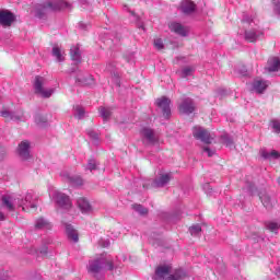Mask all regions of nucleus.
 <instances>
[{
	"label": "nucleus",
	"instance_id": "obj_35",
	"mask_svg": "<svg viewBox=\"0 0 280 280\" xmlns=\"http://www.w3.org/2000/svg\"><path fill=\"white\" fill-rule=\"evenodd\" d=\"M266 229H268V231H270L271 233H277V231H279V223L268 222L266 224Z\"/></svg>",
	"mask_w": 280,
	"mask_h": 280
},
{
	"label": "nucleus",
	"instance_id": "obj_50",
	"mask_svg": "<svg viewBox=\"0 0 280 280\" xmlns=\"http://www.w3.org/2000/svg\"><path fill=\"white\" fill-rule=\"evenodd\" d=\"M203 189H208L209 190V189H211V186L209 184H206Z\"/></svg>",
	"mask_w": 280,
	"mask_h": 280
},
{
	"label": "nucleus",
	"instance_id": "obj_30",
	"mask_svg": "<svg viewBox=\"0 0 280 280\" xmlns=\"http://www.w3.org/2000/svg\"><path fill=\"white\" fill-rule=\"evenodd\" d=\"M100 115L104 119V121H106V119H109L110 115H113V112H110V108L101 107Z\"/></svg>",
	"mask_w": 280,
	"mask_h": 280
},
{
	"label": "nucleus",
	"instance_id": "obj_10",
	"mask_svg": "<svg viewBox=\"0 0 280 280\" xmlns=\"http://www.w3.org/2000/svg\"><path fill=\"white\" fill-rule=\"evenodd\" d=\"M192 136L195 139L202 141V143H206L207 145L211 143V133H209V131L202 127H195L192 130Z\"/></svg>",
	"mask_w": 280,
	"mask_h": 280
},
{
	"label": "nucleus",
	"instance_id": "obj_19",
	"mask_svg": "<svg viewBox=\"0 0 280 280\" xmlns=\"http://www.w3.org/2000/svg\"><path fill=\"white\" fill-rule=\"evenodd\" d=\"M179 8L184 14H194V12H196V3L191 0L182 1Z\"/></svg>",
	"mask_w": 280,
	"mask_h": 280
},
{
	"label": "nucleus",
	"instance_id": "obj_1",
	"mask_svg": "<svg viewBox=\"0 0 280 280\" xmlns=\"http://www.w3.org/2000/svg\"><path fill=\"white\" fill-rule=\"evenodd\" d=\"M103 270H115V262L110 255L102 254L94 260L89 261L88 272L93 277H97Z\"/></svg>",
	"mask_w": 280,
	"mask_h": 280
},
{
	"label": "nucleus",
	"instance_id": "obj_11",
	"mask_svg": "<svg viewBox=\"0 0 280 280\" xmlns=\"http://www.w3.org/2000/svg\"><path fill=\"white\" fill-rule=\"evenodd\" d=\"M170 104H172V101H170V98L165 96H162L161 98L156 100V106L158 108H161L165 119H170V116L172 115V109L170 108Z\"/></svg>",
	"mask_w": 280,
	"mask_h": 280
},
{
	"label": "nucleus",
	"instance_id": "obj_31",
	"mask_svg": "<svg viewBox=\"0 0 280 280\" xmlns=\"http://www.w3.org/2000/svg\"><path fill=\"white\" fill-rule=\"evenodd\" d=\"M74 117L77 119H84V107L80 105L74 106Z\"/></svg>",
	"mask_w": 280,
	"mask_h": 280
},
{
	"label": "nucleus",
	"instance_id": "obj_29",
	"mask_svg": "<svg viewBox=\"0 0 280 280\" xmlns=\"http://www.w3.org/2000/svg\"><path fill=\"white\" fill-rule=\"evenodd\" d=\"M195 69L191 66L184 67L180 71V78H189L194 73Z\"/></svg>",
	"mask_w": 280,
	"mask_h": 280
},
{
	"label": "nucleus",
	"instance_id": "obj_6",
	"mask_svg": "<svg viewBox=\"0 0 280 280\" xmlns=\"http://www.w3.org/2000/svg\"><path fill=\"white\" fill-rule=\"evenodd\" d=\"M49 196L60 209H71V199L65 192L50 190Z\"/></svg>",
	"mask_w": 280,
	"mask_h": 280
},
{
	"label": "nucleus",
	"instance_id": "obj_8",
	"mask_svg": "<svg viewBox=\"0 0 280 280\" xmlns=\"http://www.w3.org/2000/svg\"><path fill=\"white\" fill-rule=\"evenodd\" d=\"M140 137L143 143L148 145H156L159 143V133L150 127H142L140 130Z\"/></svg>",
	"mask_w": 280,
	"mask_h": 280
},
{
	"label": "nucleus",
	"instance_id": "obj_48",
	"mask_svg": "<svg viewBox=\"0 0 280 280\" xmlns=\"http://www.w3.org/2000/svg\"><path fill=\"white\" fill-rule=\"evenodd\" d=\"M36 16H38V19H43V12L37 10Z\"/></svg>",
	"mask_w": 280,
	"mask_h": 280
},
{
	"label": "nucleus",
	"instance_id": "obj_27",
	"mask_svg": "<svg viewBox=\"0 0 280 280\" xmlns=\"http://www.w3.org/2000/svg\"><path fill=\"white\" fill-rule=\"evenodd\" d=\"M260 156H262V159H266L267 161H272V159H279L280 154L277 151H271L268 152L265 149L260 150Z\"/></svg>",
	"mask_w": 280,
	"mask_h": 280
},
{
	"label": "nucleus",
	"instance_id": "obj_14",
	"mask_svg": "<svg viewBox=\"0 0 280 280\" xmlns=\"http://www.w3.org/2000/svg\"><path fill=\"white\" fill-rule=\"evenodd\" d=\"M195 110L196 105L191 98H185L179 105V113H182V115H191Z\"/></svg>",
	"mask_w": 280,
	"mask_h": 280
},
{
	"label": "nucleus",
	"instance_id": "obj_5",
	"mask_svg": "<svg viewBox=\"0 0 280 280\" xmlns=\"http://www.w3.org/2000/svg\"><path fill=\"white\" fill-rule=\"evenodd\" d=\"M19 202L22 211H30V209H36L38 207V196L34 190H30L24 197L19 195Z\"/></svg>",
	"mask_w": 280,
	"mask_h": 280
},
{
	"label": "nucleus",
	"instance_id": "obj_4",
	"mask_svg": "<svg viewBox=\"0 0 280 280\" xmlns=\"http://www.w3.org/2000/svg\"><path fill=\"white\" fill-rule=\"evenodd\" d=\"M47 84V79L43 77H35L33 86L35 89L36 95H39V97L49 98L51 97L52 93H56V89L54 88H45Z\"/></svg>",
	"mask_w": 280,
	"mask_h": 280
},
{
	"label": "nucleus",
	"instance_id": "obj_22",
	"mask_svg": "<svg viewBox=\"0 0 280 280\" xmlns=\"http://www.w3.org/2000/svg\"><path fill=\"white\" fill-rule=\"evenodd\" d=\"M259 198L264 207L267 208L268 210L272 209V207L277 205V199L271 198L270 196H268V194H260Z\"/></svg>",
	"mask_w": 280,
	"mask_h": 280
},
{
	"label": "nucleus",
	"instance_id": "obj_3",
	"mask_svg": "<svg viewBox=\"0 0 280 280\" xmlns=\"http://www.w3.org/2000/svg\"><path fill=\"white\" fill-rule=\"evenodd\" d=\"M242 23L244 27H252L249 30H245V40H247V43H255V40L261 36V32L255 27V25H257V20L245 14L243 16Z\"/></svg>",
	"mask_w": 280,
	"mask_h": 280
},
{
	"label": "nucleus",
	"instance_id": "obj_16",
	"mask_svg": "<svg viewBox=\"0 0 280 280\" xmlns=\"http://www.w3.org/2000/svg\"><path fill=\"white\" fill-rule=\"evenodd\" d=\"M60 177L68 180V183H71V185H75L77 187H81V185H84V180L82 179V177H80V176L73 177L67 171H62L60 173Z\"/></svg>",
	"mask_w": 280,
	"mask_h": 280
},
{
	"label": "nucleus",
	"instance_id": "obj_47",
	"mask_svg": "<svg viewBox=\"0 0 280 280\" xmlns=\"http://www.w3.org/2000/svg\"><path fill=\"white\" fill-rule=\"evenodd\" d=\"M107 246H110V242L105 241L104 244H103V247H104V248H107Z\"/></svg>",
	"mask_w": 280,
	"mask_h": 280
},
{
	"label": "nucleus",
	"instance_id": "obj_36",
	"mask_svg": "<svg viewBox=\"0 0 280 280\" xmlns=\"http://www.w3.org/2000/svg\"><path fill=\"white\" fill-rule=\"evenodd\" d=\"M132 208L135 211H137V213H140V215H147L148 213V208H144L141 205H133Z\"/></svg>",
	"mask_w": 280,
	"mask_h": 280
},
{
	"label": "nucleus",
	"instance_id": "obj_39",
	"mask_svg": "<svg viewBox=\"0 0 280 280\" xmlns=\"http://www.w3.org/2000/svg\"><path fill=\"white\" fill-rule=\"evenodd\" d=\"M273 12L280 14V0H272Z\"/></svg>",
	"mask_w": 280,
	"mask_h": 280
},
{
	"label": "nucleus",
	"instance_id": "obj_26",
	"mask_svg": "<svg viewBox=\"0 0 280 280\" xmlns=\"http://www.w3.org/2000/svg\"><path fill=\"white\" fill-rule=\"evenodd\" d=\"M267 69L270 72L279 71V69H280V60H279V58L278 57H271L268 60Z\"/></svg>",
	"mask_w": 280,
	"mask_h": 280
},
{
	"label": "nucleus",
	"instance_id": "obj_21",
	"mask_svg": "<svg viewBox=\"0 0 280 280\" xmlns=\"http://www.w3.org/2000/svg\"><path fill=\"white\" fill-rule=\"evenodd\" d=\"M172 180V174L166 173L160 175V177L155 178L153 182V187H165Z\"/></svg>",
	"mask_w": 280,
	"mask_h": 280
},
{
	"label": "nucleus",
	"instance_id": "obj_37",
	"mask_svg": "<svg viewBox=\"0 0 280 280\" xmlns=\"http://www.w3.org/2000/svg\"><path fill=\"white\" fill-rule=\"evenodd\" d=\"M222 141L228 148H231L233 145V139H231L229 136H223Z\"/></svg>",
	"mask_w": 280,
	"mask_h": 280
},
{
	"label": "nucleus",
	"instance_id": "obj_15",
	"mask_svg": "<svg viewBox=\"0 0 280 280\" xmlns=\"http://www.w3.org/2000/svg\"><path fill=\"white\" fill-rule=\"evenodd\" d=\"M16 21V18L10 11H0V25L3 27H10L12 22Z\"/></svg>",
	"mask_w": 280,
	"mask_h": 280
},
{
	"label": "nucleus",
	"instance_id": "obj_28",
	"mask_svg": "<svg viewBox=\"0 0 280 280\" xmlns=\"http://www.w3.org/2000/svg\"><path fill=\"white\" fill-rule=\"evenodd\" d=\"M52 56L57 59L58 62L65 61V54H62V50L58 46L52 47Z\"/></svg>",
	"mask_w": 280,
	"mask_h": 280
},
{
	"label": "nucleus",
	"instance_id": "obj_13",
	"mask_svg": "<svg viewBox=\"0 0 280 280\" xmlns=\"http://www.w3.org/2000/svg\"><path fill=\"white\" fill-rule=\"evenodd\" d=\"M75 82L81 86H93V84H95V79H93V75L91 74L85 77L82 71H79L75 78Z\"/></svg>",
	"mask_w": 280,
	"mask_h": 280
},
{
	"label": "nucleus",
	"instance_id": "obj_24",
	"mask_svg": "<svg viewBox=\"0 0 280 280\" xmlns=\"http://www.w3.org/2000/svg\"><path fill=\"white\" fill-rule=\"evenodd\" d=\"M66 233L68 236V240H71L72 242H78L80 238L78 236V231L73 229V225L66 223Z\"/></svg>",
	"mask_w": 280,
	"mask_h": 280
},
{
	"label": "nucleus",
	"instance_id": "obj_7",
	"mask_svg": "<svg viewBox=\"0 0 280 280\" xmlns=\"http://www.w3.org/2000/svg\"><path fill=\"white\" fill-rule=\"evenodd\" d=\"M71 10V4L63 0H52L43 4V12H58V10Z\"/></svg>",
	"mask_w": 280,
	"mask_h": 280
},
{
	"label": "nucleus",
	"instance_id": "obj_32",
	"mask_svg": "<svg viewBox=\"0 0 280 280\" xmlns=\"http://www.w3.org/2000/svg\"><path fill=\"white\" fill-rule=\"evenodd\" d=\"M189 233L196 237V235H200V233H202V226H200V224L192 225L189 228Z\"/></svg>",
	"mask_w": 280,
	"mask_h": 280
},
{
	"label": "nucleus",
	"instance_id": "obj_43",
	"mask_svg": "<svg viewBox=\"0 0 280 280\" xmlns=\"http://www.w3.org/2000/svg\"><path fill=\"white\" fill-rule=\"evenodd\" d=\"M88 135L89 137H91V139H94V141H97V139H100V136L97 135V132L93 130H88Z\"/></svg>",
	"mask_w": 280,
	"mask_h": 280
},
{
	"label": "nucleus",
	"instance_id": "obj_17",
	"mask_svg": "<svg viewBox=\"0 0 280 280\" xmlns=\"http://www.w3.org/2000/svg\"><path fill=\"white\" fill-rule=\"evenodd\" d=\"M269 85H270V83L268 81H264L261 79H256L252 83V89H253V91H255V93L261 94V93H264V91H266V89H268Z\"/></svg>",
	"mask_w": 280,
	"mask_h": 280
},
{
	"label": "nucleus",
	"instance_id": "obj_38",
	"mask_svg": "<svg viewBox=\"0 0 280 280\" xmlns=\"http://www.w3.org/2000/svg\"><path fill=\"white\" fill-rule=\"evenodd\" d=\"M154 47H155V49H159V50H161V49H163L165 46L163 45V39H161V38H155L154 39Z\"/></svg>",
	"mask_w": 280,
	"mask_h": 280
},
{
	"label": "nucleus",
	"instance_id": "obj_23",
	"mask_svg": "<svg viewBox=\"0 0 280 280\" xmlns=\"http://www.w3.org/2000/svg\"><path fill=\"white\" fill-rule=\"evenodd\" d=\"M78 207L82 213H92L93 207H91V203H89V200L84 198L78 199Z\"/></svg>",
	"mask_w": 280,
	"mask_h": 280
},
{
	"label": "nucleus",
	"instance_id": "obj_40",
	"mask_svg": "<svg viewBox=\"0 0 280 280\" xmlns=\"http://www.w3.org/2000/svg\"><path fill=\"white\" fill-rule=\"evenodd\" d=\"M86 170H89L90 172L97 170V164L95 163V160L89 161Z\"/></svg>",
	"mask_w": 280,
	"mask_h": 280
},
{
	"label": "nucleus",
	"instance_id": "obj_2",
	"mask_svg": "<svg viewBox=\"0 0 280 280\" xmlns=\"http://www.w3.org/2000/svg\"><path fill=\"white\" fill-rule=\"evenodd\" d=\"M187 277V273L183 269L175 270L172 273V265H160L155 268L153 280H183Z\"/></svg>",
	"mask_w": 280,
	"mask_h": 280
},
{
	"label": "nucleus",
	"instance_id": "obj_33",
	"mask_svg": "<svg viewBox=\"0 0 280 280\" xmlns=\"http://www.w3.org/2000/svg\"><path fill=\"white\" fill-rule=\"evenodd\" d=\"M49 226V223L47 222V220L40 218L37 219L35 222V229H47Z\"/></svg>",
	"mask_w": 280,
	"mask_h": 280
},
{
	"label": "nucleus",
	"instance_id": "obj_51",
	"mask_svg": "<svg viewBox=\"0 0 280 280\" xmlns=\"http://www.w3.org/2000/svg\"><path fill=\"white\" fill-rule=\"evenodd\" d=\"M241 75H246V71L241 72Z\"/></svg>",
	"mask_w": 280,
	"mask_h": 280
},
{
	"label": "nucleus",
	"instance_id": "obj_9",
	"mask_svg": "<svg viewBox=\"0 0 280 280\" xmlns=\"http://www.w3.org/2000/svg\"><path fill=\"white\" fill-rule=\"evenodd\" d=\"M2 207L9 211H15L16 207L20 208L19 195L7 194L2 198Z\"/></svg>",
	"mask_w": 280,
	"mask_h": 280
},
{
	"label": "nucleus",
	"instance_id": "obj_46",
	"mask_svg": "<svg viewBox=\"0 0 280 280\" xmlns=\"http://www.w3.org/2000/svg\"><path fill=\"white\" fill-rule=\"evenodd\" d=\"M39 253H40L42 255H47V247H43V248L39 250Z\"/></svg>",
	"mask_w": 280,
	"mask_h": 280
},
{
	"label": "nucleus",
	"instance_id": "obj_34",
	"mask_svg": "<svg viewBox=\"0 0 280 280\" xmlns=\"http://www.w3.org/2000/svg\"><path fill=\"white\" fill-rule=\"evenodd\" d=\"M270 126H271L273 132H276V135H280V120L279 119L271 120Z\"/></svg>",
	"mask_w": 280,
	"mask_h": 280
},
{
	"label": "nucleus",
	"instance_id": "obj_52",
	"mask_svg": "<svg viewBox=\"0 0 280 280\" xmlns=\"http://www.w3.org/2000/svg\"><path fill=\"white\" fill-rule=\"evenodd\" d=\"M81 3H86V0H80Z\"/></svg>",
	"mask_w": 280,
	"mask_h": 280
},
{
	"label": "nucleus",
	"instance_id": "obj_18",
	"mask_svg": "<svg viewBox=\"0 0 280 280\" xmlns=\"http://www.w3.org/2000/svg\"><path fill=\"white\" fill-rule=\"evenodd\" d=\"M18 152L19 156H21L24 161H27V159H30V141H22L19 144Z\"/></svg>",
	"mask_w": 280,
	"mask_h": 280
},
{
	"label": "nucleus",
	"instance_id": "obj_44",
	"mask_svg": "<svg viewBox=\"0 0 280 280\" xmlns=\"http://www.w3.org/2000/svg\"><path fill=\"white\" fill-rule=\"evenodd\" d=\"M3 156H5V148H3V147L0 144V159H3Z\"/></svg>",
	"mask_w": 280,
	"mask_h": 280
},
{
	"label": "nucleus",
	"instance_id": "obj_45",
	"mask_svg": "<svg viewBox=\"0 0 280 280\" xmlns=\"http://www.w3.org/2000/svg\"><path fill=\"white\" fill-rule=\"evenodd\" d=\"M124 10H127V12H130L131 16H135V11H130L128 5H124Z\"/></svg>",
	"mask_w": 280,
	"mask_h": 280
},
{
	"label": "nucleus",
	"instance_id": "obj_49",
	"mask_svg": "<svg viewBox=\"0 0 280 280\" xmlns=\"http://www.w3.org/2000/svg\"><path fill=\"white\" fill-rule=\"evenodd\" d=\"M5 220V214H3V212H0V221Z\"/></svg>",
	"mask_w": 280,
	"mask_h": 280
},
{
	"label": "nucleus",
	"instance_id": "obj_41",
	"mask_svg": "<svg viewBox=\"0 0 280 280\" xmlns=\"http://www.w3.org/2000/svg\"><path fill=\"white\" fill-rule=\"evenodd\" d=\"M201 150H202V152H206L208 154V156H214V154H215V150H212L209 147H202Z\"/></svg>",
	"mask_w": 280,
	"mask_h": 280
},
{
	"label": "nucleus",
	"instance_id": "obj_20",
	"mask_svg": "<svg viewBox=\"0 0 280 280\" xmlns=\"http://www.w3.org/2000/svg\"><path fill=\"white\" fill-rule=\"evenodd\" d=\"M171 32L178 34V36H187L189 34V30L180 23L173 22L170 24Z\"/></svg>",
	"mask_w": 280,
	"mask_h": 280
},
{
	"label": "nucleus",
	"instance_id": "obj_25",
	"mask_svg": "<svg viewBox=\"0 0 280 280\" xmlns=\"http://www.w3.org/2000/svg\"><path fill=\"white\" fill-rule=\"evenodd\" d=\"M70 56L73 62H77V65H79V62H82V54L80 52V47L73 46L70 49Z\"/></svg>",
	"mask_w": 280,
	"mask_h": 280
},
{
	"label": "nucleus",
	"instance_id": "obj_12",
	"mask_svg": "<svg viewBox=\"0 0 280 280\" xmlns=\"http://www.w3.org/2000/svg\"><path fill=\"white\" fill-rule=\"evenodd\" d=\"M0 117H3L7 121H25L23 112L11 113L8 109H3L0 112Z\"/></svg>",
	"mask_w": 280,
	"mask_h": 280
},
{
	"label": "nucleus",
	"instance_id": "obj_42",
	"mask_svg": "<svg viewBox=\"0 0 280 280\" xmlns=\"http://www.w3.org/2000/svg\"><path fill=\"white\" fill-rule=\"evenodd\" d=\"M35 122L37 124V126H43V124H46V120L43 116L37 115L35 116Z\"/></svg>",
	"mask_w": 280,
	"mask_h": 280
}]
</instances>
